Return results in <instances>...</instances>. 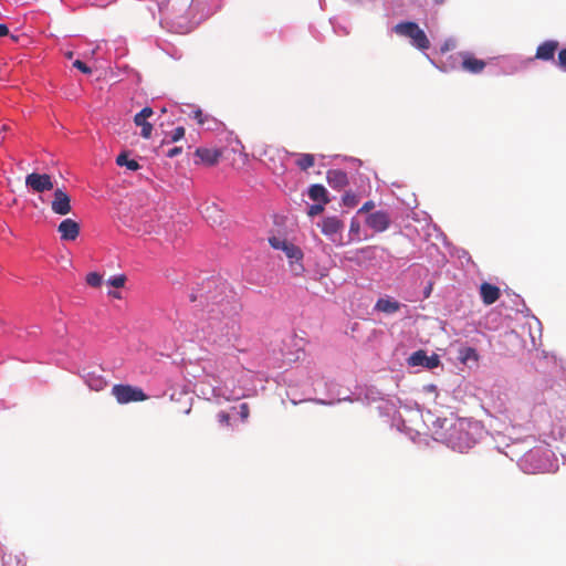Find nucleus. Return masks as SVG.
I'll return each mask as SVG.
<instances>
[{
    "label": "nucleus",
    "instance_id": "nucleus-1",
    "mask_svg": "<svg viewBox=\"0 0 566 566\" xmlns=\"http://www.w3.org/2000/svg\"><path fill=\"white\" fill-rule=\"evenodd\" d=\"M190 301L197 302L202 307L201 331L203 337L217 350L222 352L227 358L212 364L206 361L202 369L209 378L208 388L201 392L208 399L223 398L226 400L238 399L243 392L229 388V379L224 375L227 365L234 359V353L241 352L242 339L240 325L237 318L239 304L234 292L229 289L221 277L210 276L202 281V286L192 291Z\"/></svg>",
    "mask_w": 566,
    "mask_h": 566
},
{
    "label": "nucleus",
    "instance_id": "nucleus-2",
    "mask_svg": "<svg viewBox=\"0 0 566 566\" xmlns=\"http://www.w3.org/2000/svg\"><path fill=\"white\" fill-rule=\"evenodd\" d=\"M483 434V427L478 421L455 417L437 418L432 421L433 439L454 451H468L482 439Z\"/></svg>",
    "mask_w": 566,
    "mask_h": 566
},
{
    "label": "nucleus",
    "instance_id": "nucleus-3",
    "mask_svg": "<svg viewBox=\"0 0 566 566\" xmlns=\"http://www.w3.org/2000/svg\"><path fill=\"white\" fill-rule=\"evenodd\" d=\"M518 467L528 474L554 472L557 470L556 459L545 446L535 447L518 459Z\"/></svg>",
    "mask_w": 566,
    "mask_h": 566
},
{
    "label": "nucleus",
    "instance_id": "nucleus-4",
    "mask_svg": "<svg viewBox=\"0 0 566 566\" xmlns=\"http://www.w3.org/2000/svg\"><path fill=\"white\" fill-rule=\"evenodd\" d=\"M495 409L503 421H509L513 428L530 423L532 418L531 403L518 398L510 399L507 402H499Z\"/></svg>",
    "mask_w": 566,
    "mask_h": 566
},
{
    "label": "nucleus",
    "instance_id": "nucleus-5",
    "mask_svg": "<svg viewBox=\"0 0 566 566\" xmlns=\"http://www.w3.org/2000/svg\"><path fill=\"white\" fill-rule=\"evenodd\" d=\"M271 247L275 250L282 251L290 263V270L294 275H301L304 272L303 251L294 243L284 238L272 237L269 239Z\"/></svg>",
    "mask_w": 566,
    "mask_h": 566
},
{
    "label": "nucleus",
    "instance_id": "nucleus-6",
    "mask_svg": "<svg viewBox=\"0 0 566 566\" xmlns=\"http://www.w3.org/2000/svg\"><path fill=\"white\" fill-rule=\"evenodd\" d=\"M392 30L397 35L409 39L410 44L420 51L430 48V41L424 31L415 22H400Z\"/></svg>",
    "mask_w": 566,
    "mask_h": 566
},
{
    "label": "nucleus",
    "instance_id": "nucleus-7",
    "mask_svg": "<svg viewBox=\"0 0 566 566\" xmlns=\"http://www.w3.org/2000/svg\"><path fill=\"white\" fill-rule=\"evenodd\" d=\"M323 234H325L334 244L344 245V222L338 217H326L319 223Z\"/></svg>",
    "mask_w": 566,
    "mask_h": 566
},
{
    "label": "nucleus",
    "instance_id": "nucleus-8",
    "mask_svg": "<svg viewBox=\"0 0 566 566\" xmlns=\"http://www.w3.org/2000/svg\"><path fill=\"white\" fill-rule=\"evenodd\" d=\"M112 395L120 405L135 401H144L147 398V396L140 388L133 387L129 385H115L112 388Z\"/></svg>",
    "mask_w": 566,
    "mask_h": 566
},
{
    "label": "nucleus",
    "instance_id": "nucleus-9",
    "mask_svg": "<svg viewBox=\"0 0 566 566\" xmlns=\"http://www.w3.org/2000/svg\"><path fill=\"white\" fill-rule=\"evenodd\" d=\"M407 364L409 367H421L423 369L432 370L440 366V357L437 354L427 355V352L423 349H419L412 353L407 358Z\"/></svg>",
    "mask_w": 566,
    "mask_h": 566
},
{
    "label": "nucleus",
    "instance_id": "nucleus-10",
    "mask_svg": "<svg viewBox=\"0 0 566 566\" xmlns=\"http://www.w3.org/2000/svg\"><path fill=\"white\" fill-rule=\"evenodd\" d=\"M365 223L375 232H385L391 224V216L382 210L374 211L367 214Z\"/></svg>",
    "mask_w": 566,
    "mask_h": 566
},
{
    "label": "nucleus",
    "instance_id": "nucleus-11",
    "mask_svg": "<svg viewBox=\"0 0 566 566\" xmlns=\"http://www.w3.org/2000/svg\"><path fill=\"white\" fill-rule=\"evenodd\" d=\"M25 186L32 191L39 193L53 189L52 178L48 174H29L25 177Z\"/></svg>",
    "mask_w": 566,
    "mask_h": 566
},
{
    "label": "nucleus",
    "instance_id": "nucleus-12",
    "mask_svg": "<svg viewBox=\"0 0 566 566\" xmlns=\"http://www.w3.org/2000/svg\"><path fill=\"white\" fill-rule=\"evenodd\" d=\"M51 210L60 216H66L72 211L71 197L63 189L56 188L54 190Z\"/></svg>",
    "mask_w": 566,
    "mask_h": 566
},
{
    "label": "nucleus",
    "instance_id": "nucleus-13",
    "mask_svg": "<svg viewBox=\"0 0 566 566\" xmlns=\"http://www.w3.org/2000/svg\"><path fill=\"white\" fill-rule=\"evenodd\" d=\"M80 376L91 390L99 391L107 386V380L102 375V370L82 368L80 371Z\"/></svg>",
    "mask_w": 566,
    "mask_h": 566
},
{
    "label": "nucleus",
    "instance_id": "nucleus-14",
    "mask_svg": "<svg viewBox=\"0 0 566 566\" xmlns=\"http://www.w3.org/2000/svg\"><path fill=\"white\" fill-rule=\"evenodd\" d=\"M221 155V151L217 148L199 147L195 153V156L198 158L195 163L213 166L219 161Z\"/></svg>",
    "mask_w": 566,
    "mask_h": 566
},
{
    "label": "nucleus",
    "instance_id": "nucleus-15",
    "mask_svg": "<svg viewBox=\"0 0 566 566\" xmlns=\"http://www.w3.org/2000/svg\"><path fill=\"white\" fill-rule=\"evenodd\" d=\"M63 241H74L80 234V224L73 219H64L57 227Z\"/></svg>",
    "mask_w": 566,
    "mask_h": 566
},
{
    "label": "nucleus",
    "instance_id": "nucleus-16",
    "mask_svg": "<svg viewBox=\"0 0 566 566\" xmlns=\"http://www.w3.org/2000/svg\"><path fill=\"white\" fill-rule=\"evenodd\" d=\"M559 43L555 40H547L537 46L535 59L542 61L554 60L555 52L557 51Z\"/></svg>",
    "mask_w": 566,
    "mask_h": 566
},
{
    "label": "nucleus",
    "instance_id": "nucleus-17",
    "mask_svg": "<svg viewBox=\"0 0 566 566\" xmlns=\"http://www.w3.org/2000/svg\"><path fill=\"white\" fill-rule=\"evenodd\" d=\"M327 184L335 190H342L348 185L347 174L340 169H331L327 171Z\"/></svg>",
    "mask_w": 566,
    "mask_h": 566
},
{
    "label": "nucleus",
    "instance_id": "nucleus-18",
    "mask_svg": "<svg viewBox=\"0 0 566 566\" xmlns=\"http://www.w3.org/2000/svg\"><path fill=\"white\" fill-rule=\"evenodd\" d=\"M480 295L485 305L495 303L500 297V290L490 283H483L480 286Z\"/></svg>",
    "mask_w": 566,
    "mask_h": 566
},
{
    "label": "nucleus",
    "instance_id": "nucleus-19",
    "mask_svg": "<svg viewBox=\"0 0 566 566\" xmlns=\"http://www.w3.org/2000/svg\"><path fill=\"white\" fill-rule=\"evenodd\" d=\"M462 67L470 73L479 74L485 67V63L467 53L463 55Z\"/></svg>",
    "mask_w": 566,
    "mask_h": 566
},
{
    "label": "nucleus",
    "instance_id": "nucleus-20",
    "mask_svg": "<svg viewBox=\"0 0 566 566\" xmlns=\"http://www.w3.org/2000/svg\"><path fill=\"white\" fill-rule=\"evenodd\" d=\"M201 213L211 226L222 224L223 214L214 205L207 206Z\"/></svg>",
    "mask_w": 566,
    "mask_h": 566
},
{
    "label": "nucleus",
    "instance_id": "nucleus-21",
    "mask_svg": "<svg viewBox=\"0 0 566 566\" xmlns=\"http://www.w3.org/2000/svg\"><path fill=\"white\" fill-rule=\"evenodd\" d=\"M375 308L386 314H394L400 308V303L392 298H379L375 305Z\"/></svg>",
    "mask_w": 566,
    "mask_h": 566
},
{
    "label": "nucleus",
    "instance_id": "nucleus-22",
    "mask_svg": "<svg viewBox=\"0 0 566 566\" xmlns=\"http://www.w3.org/2000/svg\"><path fill=\"white\" fill-rule=\"evenodd\" d=\"M308 197L315 202H328L327 190L322 185H312L308 189Z\"/></svg>",
    "mask_w": 566,
    "mask_h": 566
},
{
    "label": "nucleus",
    "instance_id": "nucleus-23",
    "mask_svg": "<svg viewBox=\"0 0 566 566\" xmlns=\"http://www.w3.org/2000/svg\"><path fill=\"white\" fill-rule=\"evenodd\" d=\"M376 247H365L356 251L355 256L352 259L361 264L376 258Z\"/></svg>",
    "mask_w": 566,
    "mask_h": 566
},
{
    "label": "nucleus",
    "instance_id": "nucleus-24",
    "mask_svg": "<svg viewBox=\"0 0 566 566\" xmlns=\"http://www.w3.org/2000/svg\"><path fill=\"white\" fill-rule=\"evenodd\" d=\"M116 164L120 167H126L132 171L139 169V164L135 159H129L126 153H122L116 158Z\"/></svg>",
    "mask_w": 566,
    "mask_h": 566
},
{
    "label": "nucleus",
    "instance_id": "nucleus-25",
    "mask_svg": "<svg viewBox=\"0 0 566 566\" xmlns=\"http://www.w3.org/2000/svg\"><path fill=\"white\" fill-rule=\"evenodd\" d=\"M296 159V165L302 170H307L308 168L314 166V156L311 154H294Z\"/></svg>",
    "mask_w": 566,
    "mask_h": 566
},
{
    "label": "nucleus",
    "instance_id": "nucleus-26",
    "mask_svg": "<svg viewBox=\"0 0 566 566\" xmlns=\"http://www.w3.org/2000/svg\"><path fill=\"white\" fill-rule=\"evenodd\" d=\"M360 223L356 218H353L349 226L348 240L346 243H350L353 241H360Z\"/></svg>",
    "mask_w": 566,
    "mask_h": 566
},
{
    "label": "nucleus",
    "instance_id": "nucleus-27",
    "mask_svg": "<svg viewBox=\"0 0 566 566\" xmlns=\"http://www.w3.org/2000/svg\"><path fill=\"white\" fill-rule=\"evenodd\" d=\"M459 358L463 363H467V361H470V360L476 361L478 360V354H476V350L474 348L469 347V346H464V347H461L460 350H459Z\"/></svg>",
    "mask_w": 566,
    "mask_h": 566
},
{
    "label": "nucleus",
    "instance_id": "nucleus-28",
    "mask_svg": "<svg viewBox=\"0 0 566 566\" xmlns=\"http://www.w3.org/2000/svg\"><path fill=\"white\" fill-rule=\"evenodd\" d=\"M360 201V196L354 191H346L342 198V202L347 208H354Z\"/></svg>",
    "mask_w": 566,
    "mask_h": 566
},
{
    "label": "nucleus",
    "instance_id": "nucleus-29",
    "mask_svg": "<svg viewBox=\"0 0 566 566\" xmlns=\"http://www.w3.org/2000/svg\"><path fill=\"white\" fill-rule=\"evenodd\" d=\"M185 136V128L181 126L176 127L174 130L168 133L165 138V143H176L182 139Z\"/></svg>",
    "mask_w": 566,
    "mask_h": 566
},
{
    "label": "nucleus",
    "instance_id": "nucleus-30",
    "mask_svg": "<svg viewBox=\"0 0 566 566\" xmlns=\"http://www.w3.org/2000/svg\"><path fill=\"white\" fill-rule=\"evenodd\" d=\"M153 114L154 112L150 107H144L139 113L135 115V125H144L145 123H148L147 118H149Z\"/></svg>",
    "mask_w": 566,
    "mask_h": 566
},
{
    "label": "nucleus",
    "instance_id": "nucleus-31",
    "mask_svg": "<svg viewBox=\"0 0 566 566\" xmlns=\"http://www.w3.org/2000/svg\"><path fill=\"white\" fill-rule=\"evenodd\" d=\"M103 277L97 272H91L86 276V283L90 286L97 287L102 284Z\"/></svg>",
    "mask_w": 566,
    "mask_h": 566
},
{
    "label": "nucleus",
    "instance_id": "nucleus-32",
    "mask_svg": "<svg viewBox=\"0 0 566 566\" xmlns=\"http://www.w3.org/2000/svg\"><path fill=\"white\" fill-rule=\"evenodd\" d=\"M125 282H126V277H125V275H122V274L120 275H114V276H112V277H109L107 280V284L113 286V287H115V289L123 287Z\"/></svg>",
    "mask_w": 566,
    "mask_h": 566
},
{
    "label": "nucleus",
    "instance_id": "nucleus-33",
    "mask_svg": "<svg viewBox=\"0 0 566 566\" xmlns=\"http://www.w3.org/2000/svg\"><path fill=\"white\" fill-rule=\"evenodd\" d=\"M192 116H193V118H196L198 120V123L200 125L208 124L209 120H210L209 116L208 115H203V113H202V111L200 108L193 109Z\"/></svg>",
    "mask_w": 566,
    "mask_h": 566
},
{
    "label": "nucleus",
    "instance_id": "nucleus-34",
    "mask_svg": "<svg viewBox=\"0 0 566 566\" xmlns=\"http://www.w3.org/2000/svg\"><path fill=\"white\" fill-rule=\"evenodd\" d=\"M298 358H300L298 352L282 353L283 364H285V363L291 364L293 361H296Z\"/></svg>",
    "mask_w": 566,
    "mask_h": 566
},
{
    "label": "nucleus",
    "instance_id": "nucleus-35",
    "mask_svg": "<svg viewBox=\"0 0 566 566\" xmlns=\"http://www.w3.org/2000/svg\"><path fill=\"white\" fill-rule=\"evenodd\" d=\"M324 205L325 203L316 202V203L310 206L308 216L313 217V216L319 214L324 210Z\"/></svg>",
    "mask_w": 566,
    "mask_h": 566
},
{
    "label": "nucleus",
    "instance_id": "nucleus-36",
    "mask_svg": "<svg viewBox=\"0 0 566 566\" xmlns=\"http://www.w3.org/2000/svg\"><path fill=\"white\" fill-rule=\"evenodd\" d=\"M73 66H74L75 69H77L78 71H81L82 73H84V74H91V73H92L91 67H88V66H87L84 62H82L81 60H76V61H74Z\"/></svg>",
    "mask_w": 566,
    "mask_h": 566
},
{
    "label": "nucleus",
    "instance_id": "nucleus-37",
    "mask_svg": "<svg viewBox=\"0 0 566 566\" xmlns=\"http://www.w3.org/2000/svg\"><path fill=\"white\" fill-rule=\"evenodd\" d=\"M138 126L142 127L140 135L144 138H149L151 136L153 125L150 123H145L144 125H138Z\"/></svg>",
    "mask_w": 566,
    "mask_h": 566
},
{
    "label": "nucleus",
    "instance_id": "nucleus-38",
    "mask_svg": "<svg viewBox=\"0 0 566 566\" xmlns=\"http://www.w3.org/2000/svg\"><path fill=\"white\" fill-rule=\"evenodd\" d=\"M555 63L560 69H566V49L559 51L558 59Z\"/></svg>",
    "mask_w": 566,
    "mask_h": 566
},
{
    "label": "nucleus",
    "instance_id": "nucleus-39",
    "mask_svg": "<svg viewBox=\"0 0 566 566\" xmlns=\"http://www.w3.org/2000/svg\"><path fill=\"white\" fill-rule=\"evenodd\" d=\"M2 562H3V566H11L13 558L10 555L8 558L3 557ZM14 563H15V566H24V564L22 563V559L18 556L14 557Z\"/></svg>",
    "mask_w": 566,
    "mask_h": 566
},
{
    "label": "nucleus",
    "instance_id": "nucleus-40",
    "mask_svg": "<svg viewBox=\"0 0 566 566\" xmlns=\"http://www.w3.org/2000/svg\"><path fill=\"white\" fill-rule=\"evenodd\" d=\"M375 208V202L373 200L366 201L357 211L358 214L367 213Z\"/></svg>",
    "mask_w": 566,
    "mask_h": 566
},
{
    "label": "nucleus",
    "instance_id": "nucleus-41",
    "mask_svg": "<svg viewBox=\"0 0 566 566\" xmlns=\"http://www.w3.org/2000/svg\"><path fill=\"white\" fill-rule=\"evenodd\" d=\"M239 413L243 420L249 417V407L247 403H241L239 407Z\"/></svg>",
    "mask_w": 566,
    "mask_h": 566
},
{
    "label": "nucleus",
    "instance_id": "nucleus-42",
    "mask_svg": "<svg viewBox=\"0 0 566 566\" xmlns=\"http://www.w3.org/2000/svg\"><path fill=\"white\" fill-rule=\"evenodd\" d=\"M181 151H182V148H181V147H177V146H176V147L170 148V149L167 151V154H166V155H167V157H169V158H174V157H176V156L180 155V154H181Z\"/></svg>",
    "mask_w": 566,
    "mask_h": 566
},
{
    "label": "nucleus",
    "instance_id": "nucleus-43",
    "mask_svg": "<svg viewBox=\"0 0 566 566\" xmlns=\"http://www.w3.org/2000/svg\"><path fill=\"white\" fill-rule=\"evenodd\" d=\"M520 443H513V446H507L510 448V452H505V455L507 457H511V459H514V457H517L518 455V452L515 451V448L518 446Z\"/></svg>",
    "mask_w": 566,
    "mask_h": 566
},
{
    "label": "nucleus",
    "instance_id": "nucleus-44",
    "mask_svg": "<svg viewBox=\"0 0 566 566\" xmlns=\"http://www.w3.org/2000/svg\"><path fill=\"white\" fill-rule=\"evenodd\" d=\"M218 420L221 424H227L229 422V415L227 412L221 411L218 413Z\"/></svg>",
    "mask_w": 566,
    "mask_h": 566
},
{
    "label": "nucleus",
    "instance_id": "nucleus-45",
    "mask_svg": "<svg viewBox=\"0 0 566 566\" xmlns=\"http://www.w3.org/2000/svg\"><path fill=\"white\" fill-rule=\"evenodd\" d=\"M9 33V29L6 24L0 23V36H4Z\"/></svg>",
    "mask_w": 566,
    "mask_h": 566
},
{
    "label": "nucleus",
    "instance_id": "nucleus-46",
    "mask_svg": "<svg viewBox=\"0 0 566 566\" xmlns=\"http://www.w3.org/2000/svg\"><path fill=\"white\" fill-rule=\"evenodd\" d=\"M108 295L114 298H120V293L117 291H108Z\"/></svg>",
    "mask_w": 566,
    "mask_h": 566
},
{
    "label": "nucleus",
    "instance_id": "nucleus-47",
    "mask_svg": "<svg viewBox=\"0 0 566 566\" xmlns=\"http://www.w3.org/2000/svg\"><path fill=\"white\" fill-rule=\"evenodd\" d=\"M317 403H321V405H332L333 401H326V400H322V399H317L315 400Z\"/></svg>",
    "mask_w": 566,
    "mask_h": 566
},
{
    "label": "nucleus",
    "instance_id": "nucleus-48",
    "mask_svg": "<svg viewBox=\"0 0 566 566\" xmlns=\"http://www.w3.org/2000/svg\"><path fill=\"white\" fill-rule=\"evenodd\" d=\"M533 440H534L533 438H530V439L523 440V442H522V443H528V444H530V443H532V442H533Z\"/></svg>",
    "mask_w": 566,
    "mask_h": 566
},
{
    "label": "nucleus",
    "instance_id": "nucleus-49",
    "mask_svg": "<svg viewBox=\"0 0 566 566\" xmlns=\"http://www.w3.org/2000/svg\"><path fill=\"white\" fill-rule=\"evenodd\" d=\"M427 389L430 390V391H433V390H436V387L433 385H430V386L427 387Z\"/></svg>",
    "mask_w": 566,
    "mask_h": 566
},
{
    "label": "nucleus",
    "instance_id": "nucleus-50",
    "mask_svg": "<svg viewBox=\"0 0 566 566\" xmlns=\"http://www.w3.org/2000/svg\"><path fill=\"white\" fill-rule=\"evenodd\" d=\"M444 1H446V0H434V2H436L437 4H442V3H444Z\"/></svg>",
    "mask_w": 566,
    "mask_h": 566
},
{
    "label": "nucleus",
    "instance_id": "nucleus-51",
    "mask_svg": "<svg viewBox=\"0 0 566 566\" xmlns=\"http://www.w3.org/2000/svg\"><path fill=\"white\" fill-rule=\"evenodd\" d=\"M347 399H348L347 397H345V398H338V399H337V401L339 402V401L347 400Z\"/></svg>",
    "mask_w": 566,
    "mask_h": 566
},
{
    "label": "nucleus",
    "instance_id": "nucleus-52",
    "mask_svg": "<svg viewBox=\"0 0 566 566\" xmlns=\"http://www.w3.org/2000/svg\"><path fill=\"white\" fill-rule=\"evenodd\" d=\"M73 56V53L72 52H69L67 53V57L71 59Z\"/></svg>",
    "mask_w": 566,
    "mask_h": 566
}]
</instances>
